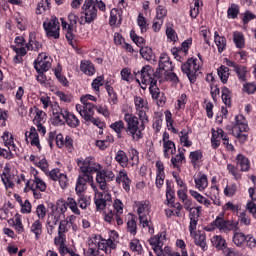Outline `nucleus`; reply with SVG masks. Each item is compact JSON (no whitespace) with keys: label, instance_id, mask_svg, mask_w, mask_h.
Returning a JSON list of instances; mask_svg holds the SVG:
<instances>
[{"label":"nucleus","instance_id":"1","mask_svg":"<svg viewBox=\"0 0 256 256\" xmlns=\"http://www.w3.org/2000/svg\"><path fill=\"white\" fill-rule=\"evenodd\" d=\"M134 105L136 110V115L131 113H125L124 121L127 125L126 133L132 136L134 141H139V139H143V131L145 130V125L149 123V102L147 99L141 96L134 97ZM141 121V124L139 123Z\"/></svg>","mask_w":256,"mask_h":256},{"label":"nucleus","instance_id":"2","mask_svg":"<svg viewBox=\"0 0 256 256\" xmlns=\"http://www.w3.org/2000/svg\"><path fill=\"white\" fill-rule=\"evenodd\" d=\"M93 173L95 172H80L77 182H76V195H81V193H85L87 191V183H89L90 187L94 191V203L96 205L97 211H103L109 203H111L112 198L109 192H101L99 191V187L95 184L93 180Z\"/></svg>","mask_w":256,"mask_h":256},{"label":"nucleus","instance_id":"3","mask_svg":"<svg viewBox=\"0 0 256 256\" xmlns=\"http://www.w3.org/2000/svg\"><path fill=\"white\" fill-rule=\"evenodd\" d=\"M42 48L43 43L39 42L33 34L29 35L28 43L25 42V38L23 36H18L14 40V45H12L13 51L17 54L15 59H19V55L20 57H25L28 51L38 52L41 51Z\"/></svg>","mask_w":256,"mask_h":256},{"label":"nucleus","instance_id":"4","mask_svg":"<svg viewBox=\"0 0 256 256\" xmlns=\"http://www.w3.org/2000/svg\"><path fill=\"white\" fill-rule=\"evenodd\" d=\"M135 209L139 216L140 225H142V227H148L149 233L153 235L155 229L153 228L151 217L149 216V213H151V202L146 200L135 202Z\"/></svg>","mask_w":256,"mask_h":256},{"label":"nucleus","instance_id":"5","mask_svg":"<svg viewBox=\"0 0 256 256\" xmlns=\"http://www.w3.org/2000/svg\"><path fill=\"white\" fill-rule=\"evenodd\" d=\"M97 8L99 11H106L107 7L103 1L99 0H86L82 7L85 15L86 23H91L97 19Z\"/></svg>","mask_w":256,"mask_h":256},{"label":"nucleus","instance_id":"6","mask_svg":"<svg viewBox=\"0 0 256 256\" xmlns=\"http://www.w3.org/2000/svg\"><path fill=\"white\" fill-rule=\"evenodd\" d=\"M116 176L112 167H107L103 169V166L100 165V169L96 171V183L99 185V189L103 191V193L107 192V183L110 181H115Z\"/></svg>","mask_w":256,"mask_h":256},{"label":"nucleus","instance_id":"7","mask_svg":"<svg viewBox=\"0 0 256 256\" xmlns=\"http://www.w3.org/2000/svg\"><path fill=\"white\" fill-rule=\"evenodd\" d=\"M1 181L3 185L5 186V189L9 191V189L15 188V183H18V185H21L23 181L25 182V175L16 176L14 174H11V169L9 167H4L3 172L1 174Z\"/></svg>","mask_w":256,"mask_h":256},{"label":"nucleus","instance_id":"8","mask_svg":"<svg viewBox=\"0 0 256 256\" xmlns=\"http://www.w3.org/2000/svg\"><path fill=\"white\" fill-rule=\"evenodd\" d=\"M182 73H185L190 81V83H195L197 79V73L201 69V64L197 58H189L186 63L181 66Z\"/></svg>","mask_w":256,"mask_h":256},{"label":"nucleus","instance_id":"9","mask_svg":"<svg viewBox=\"0 0 256 256\" xmlns=\"http://www.w3.org/2000/svg\"><path fill=\"white\" fill-rule=\"evenodd\" d=\"M43 28L45 30L46 36L49 39H59L61 29L59 19L54 17L50 20L43 22Z\"/></svg>","mask_w":256,"mask_h":256},{"label":"nucleus","instance_id":"10","mask_svg":"<svg viewBox=\"0 0 256 256\" xmlns=\"http://www.w3.org/2000/svg\"><path fill=\"white\" fill-rule=\"evenodd\" d=\"M188 231L190 233V237L194 239V244L197 245V247H200L202 251H207V249H209V246L207 245V235L205 232H201L200 230L197 231V227L188 228Z\"/></svg>","mask_w":256,"mask_h":256},{"label":"nucleus","instance_id":"11","mask_svg":"<svg viewBox=\"0 0 256 256\" xmlns=\"http://www.w3.org/2000/svg\"><path fill=\"white\" fill-rule=\"evenodd\" d=\"M77 165L80 169V172L96 173V171H99L101 169V164L95 162L91 157H87L85 159H78Z\"/></svg>","mask_w":256,"mask_h":256},{"label":"nucleus","instance_id":"12","mask_svg":"<svg viewBox=\"0 0 256 256\" xmlns=\"http://www.w3.org/2000/svg\"><path fill=\"white\" fill-rule=\"evenodd\" d=\"M52 109V123L54 125H65V117H67V109L61 108L59 104L51 105Z\"/></svg>","mask_w":256,"mask_h":256},{"label":"nucleus","instance_id":"13","mask_svg":"<svg viewBox=\"0 0 256 256\" xmlns=\"http://www.w3.org/2000/svg\"><path fill=\"white\" fill-rule=\"evenodd\" d=\"M158 76L151 66H144L140 72V80L143 85L157 83Z\"/></svg>","mask_w":256,"mask_h":256},{"label":"nucleus","instance_id":"14","mask_svg":"<svg viewBox=\"0 0 256 256\" xmlns=\"http://www.w3.org/2000/svg\"><path fill=\"white\" fill-rule=\"evenodd\" d=\"M216 229L222 231V233H229V231H235L237 229V222L233 220H225L222 216H217L214 220Z\"/></svg>","mask_w":256,"mask_h":256},{"label":"nucleus","instance_id":"15","mask_svg":"<svg viewBox=\"0 0 256 256\" xmlns=\"http://www.w3.org/2000/svg\"><path fill=\"white\" fill-rule=\"evenodd\" d=\"M52 62L53 60L47 53H40L37 60L34 62V69H36V71L47 72L51 69Z\"/></svg>","mask_w":256,"mask_h":256},{"label":"nucleus","instance_id":"16","mask_svg":"<svg viewBox=\"0 0 256 256\" xmlns=\"http://www.w3.org/2000/svg\"><path fill=\"white\" fill-rule=\"evenodd\" d=\"M76 111L85 121H89L92 119L93 115H95V105L92 103L82 102V104L76 105Z\"/></svg>","mask_w":256,"mask_h":256},{"label":"nucleus","instance_id":"17","mask_svg":"<svg viewBox=\"0 0 256 256\" xmlns=\"http://www.w3.org/2000/svg\"><path fill=\"white\" fill-rule=\"evenodd\" d=\"M25 141L27 145L31 147H37L38 151H41V141L39 140V133H37V128L32 126L29 131L25 132Z\"/></svg>","mask_w":256,"mask_h":256},{"label":"nucleus","instance_id":"18","mask_svg":"<svg viewBox=\"0 0 256 256\" xmlns=\"http://www.w3.org/2000/svg\"><path fill=\"white\" fill-rule=\"evenodd\" d=\"M65 213H67V202L60 199L57 201L55 209L52 210L53 224L57 225L61 221V215L65 217Z\"/></svg>","mask_w":256,"mask_h":256},{"label":"nucleus","instance_id":"19","mask_svg":"<svg viewBox=\"0 0 256 256\" xmlns=\"http://www.w3.org/2000/svg\"><path fill=\"white\" fill-rule=\"evenodd\" d=\"M115 181L118 185H122V188L124 191H126V193L131 191V178H129V175L125 169H122L118 172Z\"/></svg>","mask_w":256,"mask_h":256},{"label":"nucleus","instance_id":"20","mask_svg":"<svg viewBox=\"0 0 256 256\" xmlns=\"http://www.w3.org/2000/svg\"><path fill=\"white\" fill-rule=\"evenodd\" d=\"M158 67L160 75L163 73H168V71H173V63L169 58V55L162 53L159 58Z\"/></svg>","mask_w":256,"mask_h":256},{"label":"nucleus","instance_id":"21","mask_svg":"<svg viewBox=\"0 0 256 256\" xmlns=\"http://www.w3.org/2000/svg\"><path fill=\"white\" fill-rule=\"evenodd\" d=\"M239 131H249V125L247 124V119L243 115L238 114L235 117V124L232 129V133L239 135Z\"/></svg>","mask_w":256,"mask_h":256},{"label":"nucleus","instance_id":"22","mask_svg":"<svg viewBox=\"0 0 256 256\" xmlns=\"http://www.w3.org/2000/svg\"><path fill=\"white\" fill-rule=\"evenodd\" d=\"M201 211H202L201 206L194 207L188 211L189 212L188 217L190 219L188 229H193L197 227V225H199V217H201Z\"/></svg>","mask_w":256,"mask_h":256},{"label":"nucleus","instance_id":"23","mask_svg":"<svg viewBox=\"0 0 256 256\" xmlns=\"http://www.w3.org/2000/svg\"><path fill=\"white\" fill-rule=\"evenodd\" d=\"M194 182L198 191H205V189L209 187V179L203 172H198L196 175H194Z\"/></svg>","mask_w":256,"mask_h":256},{"label":"nucleus","instance_id":"24","mask_svg":"<svg viewBox=\"0 0 256 256\" xmlns=\"http://www.w3.org/2000/svg\"><path fill=\"white\" fill-rule=\"evenodd\" d=\"M1 139L3 141V145L4 147H7V149L11 150V153H13V151H17V145H15V137L13 136V134L9 131H4Z\"/></svg>","mask_w":256,"mask_h":256},{"label":"nucleus","instance_id":"25","mask_svg":"<svg viewBox=\"0 0 256 256\" xmlns=\"http://www.w3.org/2000/svg\"><path fill=\"white\" fill-rule=\"evenodd\" d=\"M211 145L213 149H218L219 145H221V139L226 137L225 132L221 128H217L216 130L212 128L211 130Z\"/></svg>","mask_w":256,"mask_h":256},{"label":"nucleus","instance_id":"26","mask_svg":"<svg viewBox=\"0 0 256 256\" xmlns=\"http://www.w3.org/2000/svg\"><path fill=\"white\" fill-rule=\"evenodd\" d=\"M250 201L246 204V211L252 214V217L256 219V188H249L248 190Z\"/></svg>","mask_w":256,"mask_h":256},{"label":"nucleus","instance_id":"27","mask_svg":"<svg viewBox=\"0 0 256 256\" xmlns=\"http://www.w3.org/2000/svg\"><path fill=\"white\" fill-rule=\"evenodd\" d=\"M163 147V156L165 159H171V155H175L177 153V147L175 146V142H164L162 143Z\"/></svg>","mask_w":256,"mask_h":256},{"label":"nucleus","instance_id":"28","mask_svg":"<svg viewBox=\"0 0 256 256\" xmlns=\"http://www.w3.org/2000/svg\"><path fill=\"white\" fill-rule=\"evenodd\" d=\"M211 243L218 251H225L227 249V241L221 235H215L211 238Z\"/></svg>","mask_w":256,"mask_h":256},{"label":"nucleus","instance_id":"29","mask_svg":"<svg viewBox=\"0 0 256 256\" xmlns=\"http://www.w3.org/2000/svg\"><path fill=\"white\" fill-rule=\"evenodd\" d=\"M30 231L35 235V241H39L43 235V222L35 220L30 226Z\"/></svg>","mask_w":256,"mask_h":256},{"label":"nucleus","instance_id":"30","mask_svg":"<svg viewBox=\"0 0 256 256\" xmlns=\"http://www.w3.org/2000/svg\"><path fill=\"white\" fill-rule=\"evenodd\" d=\"M189 159L194 169H198L199 165L203 163V152L201 150L190 152Z\"/></svg>","mask_w":256,"mask_h":256},{"label":"nucleus","instance_id":"31","mask_svg":"<svg viewBox=\"0 0 256 256\" xmlns=\"http://www.w3.org/2000/svg\"><path fill=\"white\" fill-rule=\"evenodd\" d=\"M122 11L117 9V8H113L110 12V20H109V25H111V27H113L114 25H121V21H122Z\"/></svg>","mask_w":256,"mask_h":256},{"label":"nucleus","instance_id":"32","mask_svg":"<svg viewBox=\"0 0 256 256\" xmlns=\"http://www.w3.org/2000/svg\"><path fill=\"white\" fill-rule=\"evenodd\" d=\"M214 43L219 53H223L227 49V38L220 36L217 31L214 33Z\"/></svg>","mask_w":256,"mask_h":256},{"label":"nucleus","instance_id":"33","mask_svg":"<svg viewBox=\"0 0 256 256\" xmlns=\"http://www.w3.org/2000/svg\"><path fill=\"white\" fill-rule=\"evenodd\" d=\"M170 161L173 169H178V171H180L181 165H183V161H185V153H183L181 150H178V154L176 156H172Z\"/></svg>","mask_w":256,"mask_h":256},{"label":"nucleus","instance_id":"34","mask_svg":"<svg viewBox=\"0 0 256 256\" xmlns=\"http://www.w3.org/2000/svg\"><path fill=\"white\" fill-rule=\"evenodd\" d=\"M115 161L120 165V167H128L129 165V157L127 156V153L123 150H118L115 155Z\"/></svg>","mask_w":256,"mask_h":256},{"label":"nucleus","instance_id":"35","mask_svg":"<svg viewBox=\"0 0 256 256\" xmlns=\"http://www.w3.org/2000/svg\"><path fill=\"white\" fill-rule=\"evenodd\" d=\"M236 164L240 167L241 171H248L251 167L249 158L245 157L243 154H238L236 157Z\"/></svg>","mask_w":256,"mask_h":256},{"label":"nucleus","instance_id":"36","mask_svg":"<svg viewBox=\"0 0 256 256\" xmlns=\"http://www.w3.org/2000/svg\"><path fill=\"white\" fill-rule=\"evenodd\" d=\"M189 194L191 195V197H193V199H195V201L200 203V205H205L206 207H209L211 205V200L201 195V193L195 190H189Z\"/></svg>","mask_w":256,"mask_h":256},{"label":"nucleus","instance_id":"37","mask_svg":"<svg viewBox=\"0 0 256 256\" xmlns=\"http://www.w3.org/2000/svg\"><path fill=\"white\" fill-rule=\"evenodd\" d=\"M177 135H179L180 145L182 147H191L193 145V142L189 140V130L182 129Z\"/></svg>","mask_w":256,"mask_h":256},{"label":"nucleus","instance_id":"38","mask_svg":"<svg viewBox=\"0 0 256 256\" xmlns=\"http://www.w3.org/2000/svg\"><path fill=\"white\" fill-rule=\"evenodd\" d=\"M207 197L213 201L214 205H221V200H219V188L215 185L210 187V190L206 193Z\"/></svg>","mask_w":256,"mask_h":256},{"label":"nucleus","instance_id":"39","mask_svg":"<svg viewBox=\"0 0 256 256\" xmlns=\"http://www.w3.org/2000/svg\"><path fill=\"white\" fill-rule=\"evenodd\" d=\"M149 243L153 247L154 252L157 253V249L163 248V234L150 238Z\"/></svg>","mask_w":256,"mask_h":256},{"label":"nucleus","instance_id":"40","mask_svg":"<svg viewBox=\"0 0 256 256\" xmlns=\"http://www.w3.org/2000/svg\"><path fill=\"white\" fill-rule=\"evenodd\" d=\"M233 41L237 49H245V36L241 32L233 33Z\"/></svg>","mask_w":256,"mask_h":256},{"label":"nucleus","instance_id":"41","mask_svg":"<svg viewBox=\"0 0 256 256\" xmlns=\"http://www.w3.org/2000/svg\"><path fill=\"white\" fill-rule=\"evenodd\" d=\"M217 73H218V77L221 80V82L225 85V83H227V81H229V67L225 66V65H221L218 69H217Z\"/></svg>","mask_w":256,"mask_h":256},{"label":"nucleus","instance_id":"42","mask_svg":"<svg viewBox=\"0 0 256 256\" xmlns=\"http://www.w3.org/2000/svg\"><path fill=\"white\" fill-rule=\"evenodd\" d=\"M47 121V114L39 108H35L34 125L44 124Z\"/></svg>","mask_w":256,"mask_h":256},{"label":"nucleus","instance_id":"43","mask_svg":"<svg viewBox=\"0 0 256 256\" xmlns=\"http://www.w3.org/2000/svg\"><path fill=\"white\" fill-rule=\"evenodd\" d=\"M66 206L72 211V213H74V215H81V210H79V206L75 198L68 197L66 200Z\"/></svg>","mask_w":256,"mask_h":256},{"label":"nucleus","instance_id":"44","mask_svg":"<svg viewBox=\"0 0 256 256\" xmlns=\"http://www.w3.org/2000/svg\"><path fill=\"white\" fill-rule=\"evenodd\" d=\"M64 123H67V125H69V127H79V118H77V116H75V114L70 113L67 110V115L64 118Z\"/></svg>","mask_w":256,"mask_h":256},{"label":"nucleus","instance_id":"45","mask_svg":"<svg viewBox=\"0 0 256 256\" xmlns=\"http://www.w3.org/2000/svg\"><path fill=\"white\" fill-rule=\"evenodd\" d=\"M140 55L146 61H153L155 59V55L153 54V49L149 46H145L140 48Z\"/></svg>","mask_w":256,"mask_h":256},{"label":"nucleus","instance_id":"46","mask_svg":"<svg viewBox=\"0 0 256 256\" xmlns=\"http://www.w3.org/2000/svg\"><path fill=\"white\" fill-rule=\"evenodd\" d=\"M78 19L79 18L77 17V15H75V13H70L68 15L69 24L67 23V21H65V19L61 18L62 28L63 29H67V27H74V26H76Z\"/></svg>","mask_w":256,"mask_h":256},{"label":"nucleus","instance_id":"47","mask_svg":"<svg viewBox=\"0 0 256 256\" xmlns=\"http://www.w3.org/2000/svg\"><path fill=\"white\" fill-rule=\"evenodd\" d=\"M80 70L82 71V73H85V75H95V66L89 61L82 62L80 65Z\"/></svg>","mask_w":256,"mask_h":256},{"label":"nucleus","instance_id":"48","mask_svg":"<svg viewBox=\"0 0 256 256\" xmlns=\"http://www.w3.org/2000/svg\"><path fill=\"white\" fill-rule=\"evenodd\" d=\"M106 91L108 93V101L110 105H117L119 103V98H117V93L115 90L111 87V85H106Z\"/></svg>","mask_w":256,"mask_h":256},{"label":"nucleus","instance_id":"49","mask_svg":"<svg viewBox=\"0 0 256 256\" xmlns=\"http://www.w3.org/2000/svg\"><path fill=\"white\" fill-rule=\"evenodd\" d=\"M137 25L141 33H147V29H149V24L147 22V18L141 13L137 17Z\"/></svg>","mask_w":256,"mask_h":256},{"label":"nucleus","instance_id":"50","mask_svg":"<svg viewBox=\"0 0 256 256\" xmlns=\"http://www.w3.org/2000/svg\"><path fill=\"white\" fill-rule=\"evenodd\" d=\"M165 119H166L168 130L174 133V135H177V133H179V130H177L175 126H173V114H171V111L167 110L165 112Z\"/></svg>","mask_w":256,"mask_h":256},{"label":"nucleus","instance_id":"51","mask_svg":"<svg viewBox=\"0 0 256 256\" xmlns=\"http://www.w3.org/2000/svg\"><path fill=\"white\" fill-rule=\"evenodd\" d=\"M127 231L130 235H137V220L135 216H131L127 221Z\"/></svg>","mask_w":256,"mask_h":256},{"label":"nucleus","instance_id":"52","mask_svg":"<svg viewBox=\"0 0 256 256\" xmlns=\"http://www.w3.org/2000/svg\"><path fill=\"white\" fill-rule=\"evenodd\" d=\"M156 255L157 256H181L179 252H173V250L169 246L164 247V249L163 248L156 249Z\"/></svg>","mask_w":256,"mask_h":256},{"label":"nucleus","instance_id":"53","mask_svg":"<svg viewBox=\"0 0 256 256\" xmlns=\"http://www.w3.org/2000/svg\"><path fill=\"white\" fill-rule=\"evenodd\" d=\"M33 184L35 186V189L41 191V193H45V191H47V183H45V181H43V179H41L40 177L35 176Z\"/></svg>","mask_w":256,"mask_h":256},{"label":"nucleus","instance_id":"54","mask_svg":"<svg viewBox=\"0 0 256 256\" xmlns=\"http://www.w3.org/2000/svg\"><path fill=\"white\" fill-rule=\"evenodd\" d=\"M239 6L237 4H231V6L227 10L228 19H237L239 17Z\"/></svg>","mask_w":256,"mask_h":256},{"label":"nucleus","instance_id":"55","mask_svg":"<svg viewBox=\"0 0 256 256\" xmlns=\"http://www.w3.org/2000/svg\"><path fill=\"white\" fill-rule=\"evenodd\" d=\"M222 101L226 107H231V90L227 87L222 88Z\"/></svg>","mask_w":256,"mask_h":256},{"label":"nucleus","instance_id":"56","mask_svg":"<svg viewBox=\"0 0 256 256\" xmlns=\"http://www.w3.org/2000/svg\"><path fill=\"white\" fill-rule=\"evenodd\" d=\"M247 236L243 232H235L233 236V243L236 244L237 247H241L243 243H245Z\"/></svg>","mask_w":256,"mask_h":256},{"label":"nucleus","instance_id":"57","mask_svg":"<svg viewBox=\"0 0 256 256\" xmlns=\"http://www.w3.org/2000/svg\"><path fill=\"white\" fill-rule=\"evenodd\" d=\"M233 71L237 74L239 81H247V67L239 65Z\"/></svg>","mask_w":256,"mask_h":256},{"label":"nucleus","instance_id":"58","mask_svg":"<svg viewBox=\"0 0 256 256\" xmlns=\"http://www.w3.org/2000/svg\"><path fill=\"white\" fill-rule=\"evenodd\" d=\"M130 38L137 47L143 48V45H145V38L138 36L135 30L130 31Z\"/></svg>","mask_w":256,"mask_h":256},{"label":"nucleus","instance_id":"59","mask_svg":"<svg viewBox=\"0 0 256 256\" xmlns=\"http://www.w3.org/2000/svg\"><path fill=\"white\" fill-rule=\"evenodd\" d=\"M59 226H58V233H62L65 235V233H69V229H71V224L69 223V220H59Z\"/></svg>","mask_w":256,"mask_h":256},{"label":"nucleus","instance_id":"60","mask_svg":"<svg viewBox=\"0 0 256 256\" xmlns=\"http://www.w3.org/2000/svg\"><path fill=\"white\" fill-rule=\"evenodd\" d=\"M110 128L117 133V135H121L123 131H125V122L123 120L116 121L110 125Z\"/></svg>","mask_w":256,"mask_h":256},{"label":"nucleus","instance_id":"61","mask_svg":"<svg viewBox=\"0 0 256 256\" xmlns=\"http://www.w3.org/2000/svg\"><path fill=\"white\" fill-rule=\"evenodd\" d=\"M122 81L126 83H131L133 81V73H131L130 68H123L120 72Z\"/></svg>","mask_w":256,"mask_h":256},{"label":"nucleus","instance_id":"62","mask_svg":"<svg viewBox=\"0 0 256 256\" xmlns=\"http://www.w3.org/2000/svg\"><path fill=\"white\" fill-rule=\"evenodd\" d=\"M37 217H38V221H43V219H45V217H47V207L44 206V204H39L36 207V211H35Z\"/></svg>","mask_w":256,"mask_h":256},{"label":"nucleus","instance_id":"63","mask_svg":"<svg viewBox=\"0 0 256 256\" xmlns=\"http://www.w3.org/2000/svg\"><path fill=\"white\" fill-rule=\"evenodd\" d=\"M130 249L138 255H141V253H143V246H141V242L138 239H133L130 242Z\"/></svg>","mask_w":256,"mask_h":256},{"label":"nucleus","instance_id":"64","mask_svg":"<svg viewBox=\"0 0 256 256\" xmlns=\"http://www.w3.org/2000/svg\"><path fill=\"white\" fill-rule=\"evenodd\" d=\"M50 0H42L38 3L36 13L37 15H42V13H45L47 7L49 8Z\"/></svg>","mask_w":256,"mask_h":256}]
</instances>
